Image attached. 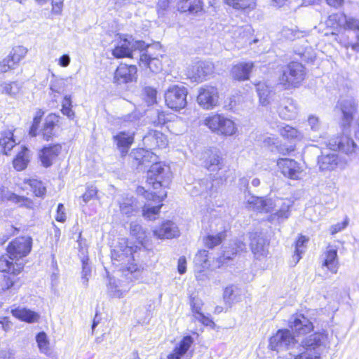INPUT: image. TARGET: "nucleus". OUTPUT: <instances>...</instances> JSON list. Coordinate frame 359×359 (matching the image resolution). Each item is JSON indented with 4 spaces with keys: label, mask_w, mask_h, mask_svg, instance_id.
Returning <instances> with one entry per match:
<instances>
[{
    "label": "nucleus",
    "mask_w": 359,
    "mask_h": 359,
    "mask_svg": "<svg viewBox=\"0 0 359 359\" xmlns=\"http://www.w3.org/2000/svg\"><path fill=\"white\" fill-rule=\"evenodd\" d=\"M198 104L203 109L210 110L219 104V92L216 86L205 85L198 89L196 96Z\"/></svg>",
    "instance_id": "nucleus-9"
},
{
    "label": "nucleus",
    "mask_w": 359,
    "mask_h": 359,
    "mask_svg": "<svg viewBox=\"0 0 359 359\" xmlns=\"http://www.w3.org/2000/svg\"><path fill=\"white\" fill-rule=\"evenodd\" d=\"M4 187H1L0 189V201L10 202L18 208L29 210H34L40 206V203H37L35 200L27 196L20 195L13 191H10L4 196Z\"/></svg>",
    "instance_id": "nucleus-15"
},
{
    "label": "nucleus",
    "mask_w": 359,
    "mask_h": 359,
    "mask_svg": "<svg viewBox=\"0 0 359 359\" xmlns=\"http://www.w3.org/2000/svg\"><path fill=\"white\" fill-rule=\"evenodd\" d=\"M293 359H321V357L317 351L305 348L304 351L294 355Z\"/></svg>",
    "instance_id": "nucleus-55"
},
{
    "label": "nucleus",
    "mask_w": 359,
    "mask_h": 359,
    "mask_svg": "<svg viewBox=\"0 0 359 359\" xmlns=\"http://www.w3.org/2000/svg\"><path fill=\"white\" fill-rule=\"evenodd\" d=\"M255 68L252 61H241L233 64L229 71L231 79L235 82H243L250 79Z\"/></svg>",
    "instance_id": "nucleus-19"
},
{
    "label": "nucleus",
    "mask_w": 359,
    "mask_h": 359,
    "mask_svg": "<svg viewBox=\"0 0 359 359\" xmlns=\"http://www.w3.org/2000/svg\"><path fill=\"white\" fill-rule=\"evenodd\" d=\"M358 103L355 100H345L339 104V109L342 114V121L345 126H351L357 113Z\"/></svg>",
    "instance_id": "nucleus-27"
},
{
    "label": "nucleus",
    "mask_w": 359,
    "mask_h": 359,
    "mask_svg": "<svg viewBox=\"0 0 359 359\" xmlns=\"http://www.w3.org/2000/svg\"><path fill=\"white\" fill-rule=\"evenodd\" d=\"M134 252L133 248L128 245L121 246L118 250L111 252V259L120 264V271L129 282L138 279L143 271V268L135 262Z\"/></svg>",
    "instance_id": "nucleus-4"
},
{
    "label": "nucleus",
    "mask_w": 359,
    "mask_h": 359,
    "mask_svg": "<svg viewBox=\"0 0 359 359\" xmlns=\"http://www.w3.org/2000/svg\"><path fill=\"white\" fill-rule=\"evenodd\" d=\"M189 304L191 308V311L192 316L195 318L198 315L201 314L202 312V306L203 303L201 299H198L197 297L190 294L189 296Z\"/></svg>",
    "instance_id": "nucleus-50"
},
{
    "label": "nucleus",
    "mask_w": 359,
    "mask_h": 359,
    "mask_svg": "<svg viewBox=\"0 0 359 359\" xmlns=\"http://www.w3.org/2000/svg\"><path fill=\"white\" fill-rule=\"evenodd\" d=\"M16 145L14 130L3 131L0 136V154L10 156L12 150Z\"/></svg>",
    "instance_id": "nucleus-30"
},
{
    "label": "nucleus",
    "mask_w": 359,
    "mask_h": 359,
    "mask_svg": "<svg viewBox=\"0 0 359 359\" xmlns=\"http://www.w3.org/2000/svg\"><path fill=\"white\" fill-rule=\"evenodd\" d=\"M130 235L142 246H145L149 241L147 231L140 224H130Z\"/></svg>",
    "instance_id": "nucleus-36"
},
{
    "label": "nucleus",
    "mask_w": 359,
    "mask_h": 359,
    "mask_svg": "<svg viewBox=\"0 0 359 359\" xmlns=\"http://www.w3.org/2000/svg\"><path fill=\"white\" fill-rule=\"evenodd\" d=\"M342 27L346 30L359 31V20L354 18H346Z\"/></svg>",
    "instance_id": "nucleus-58"
},
{
    "label": "nucleus",
    "mask_w": 359,
    "mask_h": 359,
    "mask_svg": "<svg viewBox=\"0 0 359 359\" xmlns=\"http://www.w3.org/2000/svg\"><path fill=\"white\" fill-rule=\"evenodd\" d=\"M288 327L297 337L306 335L314 329L313 323L302 313L292 315V320L288 323Z\"/></svg>",
    "instance_id": "nucleus-18"
},
{
    "label": "nucleus",
    "mask_w": 359,
    "mask_h": 359,
    "mask_svg": "<svg viewBox=\"0 0 359 359\" xmlns=\"http://www.w3.org/2000/svg\"><path fill=\"white\" fill-rule=\"evenodd\" d=\"M204 6L203 0H177L176 9L182 14L197 15L204 13Z\"/></svg>",
    "instance_id": "nucleus-23"
},
{
    "label": "nucleus",
    "mask_w": 359,
    "mask_h": 359,
    "mask_svg": "<svg viewBox=\"0 0 359 359\" xmlns=\"http://www.w3.org/2000/svg\"><path fill=\"white\" fill-rule=\"evenodd\" d=\"M329 148L333 151L348 156L359 151V147L350 135L341 133L333 138L328 144Z\"/></svg>",
    "instance_id": "nucleus-11"
},
{
    "label": "nucleus",
    "mask_w": 359,
    "mask_h": 359,
    "mask_svg": "<svg viewBox=\"0 0 359 359\" xmlns=\"http://www.w3.org/2000/svg\"><path fill=\"white\" fill-rule=\"evenodd\" d=\"M215 72L212 62L200 60L194 63L188 70L187 79L191 82L202 83L208 80Z\"/></svg>",
    "instance_id": "nucleus-10"
},
{
    "label": "nucleus",
    "mask_w": 359,
    "mask_h": 359,
    "mask_svg": "<svg viewBox=\"0 0 359 359\" xmlns=\"http://www.w3.org/2000/svg\"><path fill=\"white\" fill-rule=\"evenodd\" d=\"M276 165L280 172L286 178L292 180H299L304 171L300 163L289 158H278Z\"/></svg>",
    "instance_id": "nucleus-14"
},
{
    "label": "nucleus",
    "mask_w": 359,
    "mask_h": 359,
    "mask_svg": "<svg viewBox=\"0 0 359 359\" xmlns=\"http://www.w3.org/2000/svg\"><path fill=\"white\" fill-rule=\"evenodd\" d=\"M279 135L289 142L300 141L302 138V133L295 127L285 124L278 128Z\"/></svg>",
    "instance_id": "nucleus-35"
},
{
    "label": "nucleus",
    "mask_w": 359,
    "mask_h": 359,
    "mask_svg": "<svg viewBox=\"0 0 359 359\" xmlns=\"http://www.w3.org/2000/svg\"><path fill=\"white\" fill-rule=\"evenodd\" d=\"M194 343V339L190 335L182 337L177 345L168 355L167 359H180L189 351Z\"/></svg>",
    "instance_id": "nucleus-32"
},
{
    "label": "nucleus",
    "mask_w": 359,
    "mask_h": 359,
    "mask_svg": "<svg viewBox=\"0 0 359 359\" xmlns=\"http://www.w3.org/2000/svg\"><path fill=\"white\" fill-rule=\"evenodd\" d=\"M137 79V66L124 62H120L113 73V83L117 86L135 82Z\"/></svg>",
    "instance_id": "nucleus-12"
},
{
    "label": "nucleus",
    "mask_w": 359,
    "mask_h": 359,
    "mask_svg": "<svg viewBox=\"0 0 359 359\" xmlns=\"http://www.w3.org/2000/svg\"><path fill=\"white\" fill-rule=\"evenodd\" d=\"M233 261V257L226 255L224 252L221 253L216 259L217 269H222L229 266V263Z\"/></svg>",
    "instance_id": "nucleus-56"
},
{
    "label": "nucleus",
    "mask_w": 359,
    "mask_h": 359,
    "mask_svg": "<svg viewBox=\"0 0 359 359\" xmlns=\"http://www.w3.org/2000/svg\"><path fill=\"white\" fill-rule=\"evenodd\" d=\"M30 150L26 145H20L18 151L12 159V165L15 170H25L30 162Z\"/></svg>",
    "instance_id": "nucleus-26"
},
{
    "label": "nucleus",
    "mask_w": 359,
    "mask_h": 359,
    "mask_svg": "<svg viewBox=\"0 0 359 359\" xmlns=\"http://www.w3.org/2000/svg\"><path fill=\"white\" fill-rule=\"evenodd\" d=\"M338 248L330 243L327 244L322 254L320 266L327 275L337 274L339 269Z\"/></svg>",
    "instance_id": "nucleus-13"
},
{
    "label": "nucleus",
    "mask_w": 359,
    "mask_h": 359,
    "mask_svg": "<svg viewBox=\"0 0 359 359\" xmlns=\"http://www.w3.org/2000/svg\"><path fill=\"white\" fill-rule=\"evenodd\" d=\"M172 173L166 170L163 165L154 163L147 170L146 183L151 189L148 202L156 203L154 206L144 205L142 208V216L149 220H154L159 215L163 205V201L167 197L165 189L169 187L171 182Z\"/></svg>",
    "instance_id": "nucleus-1"
},
{
    "label": "nucleus",
    "mask_w": 359,
    "mask_h": 359,
    "mask_svg": "<svg viewBox=\"0 0 359 359\" xmlns=\"http://www.w3.org/2000/svg\"><path fill=\"white\" fill-rule=\"evenodd\" d=\"M28 50L22 46H15L12 48L8 53V56L11 57L19 66L21 62L25 58Z\"/></svg>",
    "instance_id": "nucleus-43"
},
{
    "label": "nucleus",
    "mask_w": 359,
    "mask_h": 359,
    "mask_svg": "<svg viewBox=\"0 0 359 359\" xmlns=\"http://www.w3.org/2000/svg\"><path fill=\"white\" fill-rule=\"evenodd\" d=\"M194 265L196 271V280H203L207 276L205 272L210 266L209 252L204 249L198 250L195 255Z\"/></svg>",
    "instance_id": "nucleus-22"
},
{
    "label": "nucleus",
    "mask_w": 359,
    "mask_h": 359,
    "mask_svg": "<svg viewBox=\"0 0 359 359\" xmlns=\"http://www.w3.org/2000/svg\"><path fill=\"white\" fill-rule=\"evenodd\" d=\"M33 239L29 236H19L13 238L6 248V254L0 255V272L12 273L15 266L20 269V277L25 269V263L20 262L27 257L32 249Z\"/></svg>",
    "instance_id": "nucleus-2"
},
{
    "label": "nucleus",
    "mask_w": 359,
    "mask_h": 359,
    "mask_svg": "<svg viewBox=\"0 0 359 359\" xmlns=\"http://www.w3.org/2000/svg\"><path fill=\"white\" fill-rule=\"evenodd\" d=\"M118 207L121 213L127 217L135 216L139 211L137 201L133 197L123 198Z\"/></svg>",
    "instance_id": "nucleus-34"
},
{
    "label": "nucleus",
    "mask_w": 359,
    "mask_h": 359,
    "mask_svg": "<svg viewBox=\"0 0 359 359\" xmlns=\"http://www.w3.org/2000/svg\"><path fill=\"white\" fill-rule=\"evenodd\" d=\"M55 220L60 223H64L67 219L65 208L62 203H59L57 207Z\"/></svg>",
    "instance_id": "nucleus-64"
},
{
    "label": "nucleus",
    "mask_w": 359,
    "mask_h": 359,
    "mask_svg": "<svg viewBox=\"0 0 359 359\" xmlns=\"http://www.w3.org/2000/svg\"><path fill=\"white\" fill-rule=\"evenodd\" d=\"M160 51H147L140 54L138 60L139 66L144 69H148L153 73H158L163 69V63L161 61L162 55Z\"/></svg>",
    "instance_id": "nucleus-17"
},
{
    "label": "nucleus",
    "mask_w": 359,
    "mask_h": 359,
    "mask_svg": "<svg viewBox=\"0 0 359 359\" xmlns=\"http://www.w3.org/2000/svg\"><path fill=\"white\" fill-rule=\"evenodd\" d=\"M133 44L126 38H121L118 43L111 50V55L116 59L133 58Z\"/></svg>",
    "instance_id": "nucleus-28"
},
{
    "label": "nucleus",
    "mask_w": 359,
    "mask_h": 359,
    "mask_svg": "<svg viewBox=\"0 0 359 359\" xmlns=\"http://www.w3.org/2000/svg\"><path fill=\"white\" fill-rule=\"evenodd\" d=\"M23 184L27 185L34 198L43 199L47 195V187L45 183L39 178L28 177L22 181Z\"/></svg>",
    "instance_id": "nucleus-29"
},
{
    "label": "nucleus",
    "mask_w": 359,
    "mask_h": 359,
    "mask_svg": "<svg viewBox=\"0 0 359 359\" xmlns=\"http://www.w3.org/2000/svg\"><path fill=\"white\" fill-rule=\"evenodd\" d=\"M283 32L285 37L290 41L299 39V34H302V32L297 28H285Z\"/></svg>",
    "instance_id": "nucleus-60"
},
{
    "label": "nucleus",
    "mask_w": 359,
    "mask_h": 359,
    "mask_svg": "<svg viewBox=\"0 0 359 359\" xmlns=\"http://www.w3.org/2000/svg\"><path fill=\"white\" fill-rule=\"evenodd\" d=\"M326 337L327 334L324 332H314L304 341V348L316 351V349L322 344L323 340L325 339Z\"/></svg>",
    "instance_id": "nucleus-38"
},
{
    "label": "nucleus",
    "mask_w": 359,
    "mask_h": 359,
    "mask_svg": "<svg viewBox=\"0 0 359 359\" xmlns=\"http://www.w3.org/2000/svg\"><path fill=\"white\" fill-rule=\"evenodd\" d=\"M20 90V86L17 81H9L2 85L1 93L15 97Z\"/></svg>",
    "instance_id": "nucleus-48"
},
{
    "label": "nucleus",
    "mask_w": 359,
    "mask_h": 359,
    "mask_svg": "<svg viewBox=\"0 0 359 359\" xmlns=\"http://www.w3.org/2000/svg\"><path fill=\"white\" fill-rule=\"evenodd\" d=\"M44 115L45 111L43 109H36L28 129V135L31 137L40 135L43 140L49 142L57 136V131L60 128L61 117L56 113H49L41 126Z\"/></svg>",
    "instance_id": "nucleus-3"
},
{
    "label": "nucleus",
    "mask_w": 359,
    "mask_h": 359,
    "mask_svg": "<svg viewBox=\"0 0 359 359\" xmlns=\"http://www.w3.org/2000/svg\"><path fill=\"white\" fill-rule=\"evenodd\" d=\"M17 63L8 55L0 60V73L5 74L18 68Z\"/></svg>",
    "instance_id": "nucleus-51"
},
{
    "label": "nucleus",
    "mask_w": 359,
    "mask_h": 359,
    "mask_svg": "<svg viewBox=\"0 0 359 359\" xmlns=\"http://www.w3.org/2000/svg\"><path fill=\"white\" fill-rule=\"evenodd\" d=\"M12 273L0 272V294L18 291L23 284L21 277H18L20 269L15 266Z\"/></svg>",
    "instance_id": "nucleus-16"
},
{
    "label": "nucleus",
    "mask_w": 359,
    "mask_h": 359,
    "mask_svg": "<svg viewBox=\"0 0 359 359\" xmlns=\"http://www.w3.org/2000/svg\"><path fill=\"white\" fill-rule=\"evenodd\" d=\"M60 143L50 144L43 146L39 151V159L44 168H49L57 158L62 151Z\"/></svg>",
    "instance_id": "nucleus-21"
},
{
    "label": "nucleus",
    "mask_w": 359,
    "mask_h": 359,
    "mask_svg": "<svg viewBox=\"0 0 359 359\" xmlns=\"http://www.w3.org/2000/svg\"><path fill=\"white\" fill-rule=\"evenodd\" d=\"M148 136L154 142V149H165L168 145L167 136L157 130H150Z\"/></svg>",
    "instance_id": "nucleus-39"
},
{
    "label": "nucleus",
    "mask_w": 359,
    "mask_h": 359,
    "mask_svg": "<svg viewBox=\"0 0 359 359\" xmlns=\"http://www.w3.org/2000/svg\"><path fill=\"white\" fill-rule=\"evenodd\" d=\"M293 339L294 336L289 330L279 329L269 339V348L277 352L283 346L288 348Z\"/></svg>",
    "instance_id": "nucleus-20"
},
{
    "label": "nucleus",
    "mask_w": 359,
    "mask_h": 359,
    "mask_svg": "<svg viewBox=\"0 0 359 359\" xmlns=\"http://www.w3.org/2000/svg\"><path fill=\"white\" fill-rule=\"evenodd\" d=\"M306 77V68L299 60H292L282 67L278 84L284 90L299 88Z\"/></svg>",
    "instance_id": "nucleus-5"
},
{
    "label": "nucleus",
    "mask_w": 359,
    "mask_h": 359,
    "mask_svg": "<svg viewBox=\"0 0 359 359\" xmlns=\"http://www.w3.org/2000/svg\"><path fill=\"white\" fill-rule=\"evenodd\" d=\"M328 25L335 29H339L342 27L340 22V18L337 13H334L328 16L327 20Z\"/></svg>",
    "instance_id": "nucleus-61"
},
{
    "label": "nucleus",
    "mask_w": 359,
    "mask_h": 359,
    "mask_svg": "<svg viewBox=\"0 0 359 359\" xmlns=\"http://www.w3.org/2000/svg\"><path fill=\"white\" fill-rule=\"evenodd\" d=\"M224 165V159L220 154L211 153L204 161L205 168L210 171H217Z\"/></svg>",
    "instance_id": "nucleus-37"
},
{
    "label": "nucleus",
    "mask_w": 359,
    "mask_h": 359,
    "mask_svg": "<svg viewBox=\"0 0 359 359\" xmlns=\"http://www.w3.org/2000/svg\"><path fill=\"white\" fill-rule=\"evenodd\" d=\"M227 6L236 10L245 11L255 6V0H223Z\"/></svg>",
    "instance_id": "nucleus-41"
},
{
    "label": "nucleus",
    "mask_w": 359,
    "mask_h": 359,
    "mask_svg": "<svg viewBox=\"0 0 359 359\" xmlns=\"http://www.w3.org/2000/svg\"><path fill=\"white\" fill-rule=\"evenodd\" d=\"M172 0H158L156 3V11L158 14H163L169 9Z\"/></svg>",
    "instance_id": "nucleus-62"
},
{
    "label": "nucleus",
    "mask_w": 359,
    "mask_h": 359,
    "mask_svg": "<svg viewBox=\"0 0 359 359\" xmlns=\"http://www.w3.org/2000/svg\"><path fill=\"white\" fill-rule=\"evenodd\" d=\"M247 205L249 208L258 212H268L267 202L263 197L252 196L248 201Z\"/></svg>",
    "instance_id": "nucleus-40"
},
{
    "label": "nucleus",
    "mask_w": 359,
    "mask_h": 359,
    "mask_svg": "<svg viewBox=\"0 0 359 359\" xmlns=\"http://www.w3.org/2000/svg\"><path fill=\"white\" fill-rule=\"evenodd\" d=\"M135 133L120 131L113 136L117 149L120 151L121 156H126L135 142Z\"/></svg>",
    "instance_id": "nucleus-24"
},
{
    "label": "nucleus",
    "mask_w": 359,
    "mask_h": 359,
    "mask_svg": "<svg viewBox=\"0 0 359 359\" xmlns=\"http://www.w3.org/2000/svg\"><path fill=\"white\" fill-rule=\"evenodd\" d=\"M157 93L156 89L151 86H146L142 90L144 100L148 105L157 103Z\"/></svg>",
    "instance_id": "nucleus-46"
},
{
    "label": "nucleus",
    "mask_w": 359,
    "mask_h": 359,
    "mask_svg": "<svg viewBox=\"0 0 359 359\" xmlns=\"http://www.w3.org/2000/svg\"><path fill=\"white\" fill-rule=\"evenodd\" d=\"M276 149L280 154L287 156L294 152L297 149V146L295 143H292L288 146L279 144L276 147Z\"/></svg>",
    "instance_id": "nucleus-59"
},
{
    "label": "nucleus",
    "mask_w": 359,
    "mask_h": 359,
    "mask_svg": "<svg viewBox=\"0 0 359 359\" xmlns=\"http://www.w3.org/2000/svg\"><path fill=\"white\" fill-rule=\"evenodd\" d=\"M62 114L67 116L69 119H74L75 112L72 109V102L69 96H65L62 102V108L60 109Z\"/></svg>",
    "instance_id": "nucleus-49"
},
{
    "label": "nucleus",
    "mask_w": 359,
    "mask_h": 359,
    "mask_svg": "<svg viewBox=\"0 0 359 359\" xmlns=\"http://www.w3.org/2000/svg\"><path fill=\"white\" fill-rule=\"evenodd\" d=\"M98 190L96 187L93 185H88L86 188V191L81 196V199L83 203L86 205L90 201L97 198Z\"/></svg>",
    "instance_id": "nucleus-53"
},
{
    "label": "nucleus",
    "mask_w": 359,
    "mask_h": 359,
    "mask_svg": "<svg viewBox=\"0 0 359 359\" xmlns=\"http://www.w3.org/2000/svg\"><path fill=\"white\" fill-rule=\"evenodd\" d=\"M235 290L233 285H228L224 288L223 291V299L229 304L233 302V297L234 296Z\"/></svg>",
    "instance_id": "nucleus-63"
},
{
    "label": "nucleus",
    "mask_w": 359,
    "mask_h": 359,
    "mask_svg": "<svg viewBox=\"0 0 359 359\" xmlns=\"http://www.w3.org/2000/svg\"><path fill=\"white\" fill-rule=\"evenodd\" d=\"M36 341L38 348L41 353L46 354L50 351V341L47 334L44 331L39 332L36 335Z\"/></svg>",
    "instance_id": "nucleus-44"
},
{
    "label": "nucleus",
    "mask_w": 359,
    "mask_h": 359,
    "mask_svg": "<svg viewBox=\"0 0 359 359\" xmlns=\"http://www.w3.org/2000/svg\"><path fill=\"white\" fill-rule=\"evenodd\" d=\"M339 159L337 154H330L321 155L318 157V164L322 171H332L335 170L339 164Z\"/></svg>",
    "instance_id": "nucleus-33"
},
{
    "label": "nucleus",
    "mask_w": 359,
    "mask_h": 359,
    "mask_svg": "<svg viewBox=\"0 0 359 359\" xmlns=\"http://www.w3.org/2000/svg\"><path fill=\"white\" fill-rule=\"evenodd\" d=\"M225 234L222 232L216 235L208 234L203 238V244L208 249H213L222 243Z\"/></svg>",
    "instance_id": "nucleus-42"
},
{
    "label": "nucleus",
    "mask_w": 359,
    "mask_h": 359,
    "mask_svg": "<svg viewBox=\"0 0 359 359\" xmlns=\"http://www.w3.org/2000/svg\"><path fill=\"white\" fill-rule=\"evenodd\" d=\"M203 123L211 133L223 137L232 136L238 132L234 121L222 113L209 114L204 118Z\"/></svg>",
    "instance_id": "nucleus-6"
},
{
    "label": "nucleus",
    "mask_w": 359,
    "mask_h": 359,
    "mask_svg": "<svg viewBox=\"0 0 359 359\" xmlns=\"http://www.w3.org/2000/svg\"><path fill=\"white\" fill-rule=\"evenodd\" d=\"M11 313L18 320L28 324L36 323L41 318L40 314L38 312L27 307L15 306L11 309Z\"/></svg>",
    "instance_id": "nucleus-25"
},
{
    "label": "nucleus",
    "mask_w": 359,
    "mask_h": 359,
    "mask_svg": "<svg viewBox=\"0 0 359 359\" xmlns=\"http://www.w3.org/2000/svg\"><path fill=\"white\" fill-rule=\"evenodd\" d=\"M81 280L83 283L86 286L88 284L89 278L91 276V265L90 258L88 255H86L81 260Z\"/></svg>",
    "instance_id": "nucleus-45"
},
{
    "label": "nucleus",
    "mask_w": 359,
    "mask_h": 359,
    "mask_svg": "<svg viewBox=\"0 0 359 359\" xmlns=\"http://www.w3.org/2000/svg\"><path fill=\"white\" fill-rule=\"evenodd\" d=\"M157 158L158 157L154 153L144 148H135L130 154V163L134 168L137 169L150 165L149 170L154 163H159L164 165L166 170L170 172V168L161 162L157 161Z\"/></svg>",
    "instance_id": "nucleus-8"
},
{
    "label": "nucleus",
    "mask_w": 359,
    "mask_h": 359,
    "mask_svg": "<svg viewBox=\"0 0 359 359\" xmlns=\"http://www.w3.org/2000/svg\"><path fill=\"white\" fill-rule=\"evenodd\" d=\"M229 251L231 257H233V259L243 253L247 252L246 243L242 241H235L229 247Z\"/></svg>",
    "instance_id": "nucleus-47"
},
{
    "label": "nucleus",
    "mask_w": 359,
    "mask_h": 359,
    "mask_svg": "<svg viewBox=\"0 0 359 359\" xmlns=\"http://www.w3.org/2000/svg\"><path fill=\"white\" fill-rule=\"evenodd\" d=\"M188 93V89L184 86H170L164 93L165 105L173 111H180L187 106Z\"/></svg>",
    "instance_id": "nucleus-7"
},
{
    "label": "nucleus",
    "mask_w": 359,
    "mask_h": 359,
    "mask_svg": "<svg viewBox=\"0 0 359 359\" xmlns=\"http://www.w3.org/2000/svg\"><path fill=\"white\" fill-rule=\"evenodd\" d=\"M170 113L165 111H159L156 117L152 121V125L156 128H162L170 121Z\"/></svg>",
    "instance_id": "nucleus-52"
},
{
    "label": "nucleus",
    "mask_w": 359,
    "mask_h": 359,
    "mask_svg": "<svg viewBox=\"0 0 359 359\" xmlns=\"http://www.w3.org/2000/svg\"><path fill=\"white\" fill-rule=\"evenodd\" d=\"M135 48L137 49L140 51L147 52V51H154L155 50H157V51H160L161 50V47L160 46H151L149 44H147L143 41H136L135 43Z\"/></svg>",
    "instance_id": "nucleus-57"
},
{
    "label": "nucleus",
    "mask_w": 359,
    "mask_h": 359,
    "mask_svg": "<svg viewBox=\"0 0 359 359\" xmlns=\"http://www.w3.org/2000/svg\"><path fill=\"white\" fill-rule=\"evenodd\" d=\"M309 241V238L302 234H299L294 243V253L297 256V260H299L302 257V255L303 253V250L301 249L302 248L306 247V243Z\"/></svg>",
    "instance_id": "nucleus-54"
},
{
    "label": "nucleus",
    "mask_w": 359,
    "mask_h": 359,
    "mask_svg": "<svg viewBox=\"0 0 359 359\" xmlns=\"http://www.w3.org/2000/svg\"><path fill=\"white\" fill-rule=\"evenodd\" d=\"M154 235L159 239H171L178 236V231L170 221H164L154 230Z\"/></svg>",
    "instance_id": "nucleus-31"
}]
</instances>
